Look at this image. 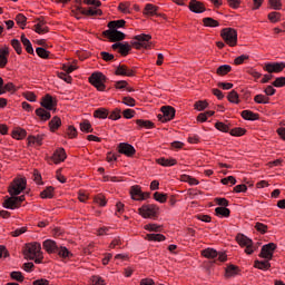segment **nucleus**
I'll return each instance as SVG.
<instances>
[{
    "label": "nucleus",
    "instance_id": "f257e3e1",
    "mask_svg": "<svg viewBox=\"0 0 285 285\" xmlns=\"http://www.w3.org/2000/svg\"><path fill=\"white\" fill-rule=\"evenodd\" d=\"M26 190V179L24 178H16L11 185L9 186V194L11 197H8L2 203L3 208L8 210H17V208L21 207V204L26 202V196H17L21 195Z\"/></svg>",
    "mask_w": 285,
    "mask_h": 285
},
{
    "label": "nucleus",
    "instance_id": "f03ea898",
    "mask_svg": "<svg viewBox=\"0 0 285 285\" xmlns=\"http://www.w3.org/2000/svg\"><path fill=\"white\" fill-rule=\"evenodd\" d=\"M41 106H42V108H38L36 110V115L42 121H48V119H50V117H51L50 111H48V110H52V108H55V106H57V101H55L52 96L46 95L42 98ZM43 108H46V109H43Z\"/></svg>",
    "mask_w": 285,
    "mask_h": 285
},
{
    "label": "nucleus",
    "instance_id": "7ed1b4c3",
    "mask_svg": "<svg viewBox=\"0 0 285 285\" xmlns=\"http://www.w3.org/2000/svg\"><path fill=\"white\" fill-rule=\"evenodd\" d=\"M42 246L47 253H57L59 257H62L63 259H70L72 256V253L68 250L66 247H58L57 243L55 240L47 239L42 243Z\"/></svg>",
    "mask_w": 285,
    "mask_h": 285
},
{
    "label": "nucleus",
    "instance_id": "20e7f679",
    "mask_svg": "<svg viewBox=\"0 0 285 285\" xmlns=\"http://www.w3.org/2000/svg\"><path fill=\"white\" fill-rule=\"evenodd\" d=\"M220 37H223L227 46H237V30L233 28H225L220 31Z\"/></svg>",
    "mask_w": 285,
    "mask_h": 285
},
{
    "label": "nucleus",
    "instance_id": "39448f33",
    "mask_svg": "<svg viewBox=\"0 0 285 285\" xmlns=\"http://www.w3.org/2000/svg\"><path fill=\"white\" fill-rule=\"evenodd\" d=\"M89 83H91V86H95V88H97V90H99L100 92H104V90H106V77L101 72L92 73L89 77Z\"/></svg>",
    "mask_w": 285,
    "mask_h": 285
},
{
    "label": "nucleus",
    "instance_id": "423d86ee",
    "mask_svg": "<svg viewBox=\"0 0 285 285\" xmlns=\"http://www.w3.org/2000/svg\"><path fill=\"white\" fill-rule=\"evenodd\" d=\"M41 244L39 243H29L24 248V257L27 259H35L37 255H41Z\"/></svg>",
    "mask_w": 285,
    "mask_h": 285
},
{
    "label": "nucleus",
    "instance_id": "0eeeda50",
    "mask_svg": "<svg viewBox=\"0 0 285 285\" xmlns=\"http://www.w3.org/2000/svg\"><path fill=\"white\" fill-rule=\"evenodd\" d=\"M138 213L145 219H150L153 217H157V213H159V207L156 205H142L138 209Z\"/></svg>",
    "mask_w": 285,
    "mask_h": 285
},
{
    "label": "nucleus",
    "instance_id": "6e6552de",
    "mask_svg": "<svg viewBox=\"0 0 285 285\" xmlns=\"http://www.w3.org/2000/svg\"><path fill=\"white\" fill-rule=\"evenodd\" d=\"M161 112L163 114L157 115L158 121L166 124V122L173 121V119H175V112H176L175 108H173L170 106H164V107H161Z\"/></svg>",
    "mask_w": 285,
    "mask_h": 285
},
{
    "label": "nucleus",
    "instance_id": "1a4fd4ad",
    "mask_svg": "<svg viewBox=\"0 0 285 285\" xmlns=\"http://www.w3.org/2000/svg\"><path fill=\"white\" fill-rule=\"evenodd\" d=\"M136 42H134V46H136L137 50L145 48L146 50L150 49V39H153V36L150 35H138L134 38Z\"/></svg>",
    "mask_w": 285,
    "mask_h": 285
},
{
    "label": "nucleus",
    "instance_id": "9d476101",
    "mask_svg": "<svg viewBox=\"0 0 285 285\" xmlns=\"http://www.w3.org/2000/svg\"><path fill=\"white\" fill-rule=\"evenodd\" d=\"M102 35L104 37H106V39H109V41H111L112 43L117 41H124V39H126V33L117 29L105 30Z\"/></svg>",
    "mask_w": 285,
    "mask_h": 285
},
{
    "label": "nucleus",
    "instance_id": "9b49d317",
    "mask_svg": "<svg viewBox=\"0 0 285 285\" xmlns=\"http://www.w3.org/2000/svg\"><path fill=\"white\" fill-rule=\"evenodd\" d=\"M203 257L207 259H216L218 257V262H226L227 256L225 253H218L216 249L206 248L202 252Z\"/></svg>",
    "mask_w": 285,
    "mask_h": 285
},
{
    "label": "nucleus",
    "instance_id": "f8f14e48",
    "mask_svg": "<svg viewBox=\"0 0 285 285\" xmlns=\"http://www.w3.org/2000/svg\"><path fill=\"white\" fill-rule=\"evenodd\" d=\"M277 248V245L275 243L266 244L262 247L259 257H263V259L271 261L273 259V254L275 253V249Z\"/></svg>",
    "mask_w": 285,
    "mask_h": 285
},
{
    "label": "nucleus",
    "instance_id": "ddd939ff",
    "mask_svg": "<svg viewBox=\"0 0 285 285\" xmlns=\"http://www.w3.org/2000/svg\"><path fill=\"white\" fill-rule=\"evenodd\" d=\"M263 68L266 72H268L269 75H273V72L275 73L282 72V70H284L285 68V62H269V63H265Z\"/></svg>",
    "mask_w": 285,
    "mask_h": 285
},
{
    "label": "nucleus",
    "instance_id": "4468645a",
    "mask_svg": "<svg viewBox=\"0 0 285 285\" xmlns=\"http://www.w3.org/2000/svg\"><path fill=\"white\" fill-rule=\"evenodd\" d=\"M117 148L118 153L126 155V157H132L136 153L135 147L128 142H120Z\"/></svg>",
    "mask_w": 285,
    "mask_h": 285
},
{
    "label": "nucleus",
    "instance_id": "2eb2a0df",
    "mask_svg": "<svg viewBox=\"0 0 285 285\" xmlns=\"http://www.w3.org/2000/svg\"><path fill=\"white\" fill-rule=\"evenodd\" d=\"M188 9L190 12H195V14H202L206 12V6L202 1L190 0Z\"/></svg>",
    "mask_w": 285,
    "mask_h": 285
},
{
    "label": "nucleus",
    "instance_id": "dca6fc26",
    "mask_svg": "<svg viewBox=\"0 0 285 285\" xmlns=\"http://www.w3.org/2000/svg\"><path fill=\"white\" fill-rule=\"evenodd\" d=\"M112 50H118V52L122 56V57H128V52H130V50H132V48L130 47V45L128 42L121 43V42H116L111 46Z\"/></svg>",
    "mask_w": 285,
    "mask_h": 285
},
{
    "label": "nucleus",
    "instance_id": "f3484780",
    "mask_svg": "<svg viewBox=\"0 0 285 285\" xmlns=\"http://www.w3.org/2000/svg\"><path fill=\"white\" fill-rule=\"evenodd\" d=\"M115 75H118L120 77H134L135 71H132V69L128 68V66H126V65H119L116 68Z\"/></svg>",
    "mask_w": 285,
    "mask_h": 285
},
{
    "label": "nucleus",
    "instance_id": "a211bd4d",
    "mask_svg": "<svg viewBox=\"0 0 285 285\" xmlns=\"http://www.w3.org/2000/svg\"><path fill=\"white\" fill-rule=\"evenodd\" d=\"M8 57H10V48L6 46L0 48V68L8 66Z\"/></svg>",
    "mask_w": 285,
    "mask_h": 285
},
{
    "label": "nucleus",
    "instance_id": "6ab92c4d",
    "mask_svg": "<svg viewBox=\"0 0 285 285\" xmlns=\"http://www.w3.org/2000/svg\"><path fill=\"white\" fill-rule=\"evenodd\" d=\"M77 11L80 12V14H86L87 17H101L102 14L101 9H83L81 7H77Z\"/></svg>",
    "mask_w": 285,
    "mask_h": 285
},
{
    "label": "nucleus",
    "instance_id": "aec40b11",
    "mask_svg": "<svg viewBox=\"0 0 285 285\" xmlns=\"http://www.w3.org/2000/svg\"><path fill=\"white\" fill-rule=\"evenodd\" d=\"M66 157H67V156H66V149H63V148H58V149L53 153L51 159H52V161L56 163V164H61V161H66Z\"/></svg>",
    "mask_w": 285,
    "mask_h": 285
},
{
    "label": "nucleus",
    "instance_id": "412c9836",
    "mask_svg": "<svg viewBox=\"0 0 285 285\" xmlns=\"http://www.w3.org/2000/svg\"><path fill=\"white\" fill-rule=\"evenodd\" d=\"M239 275V267L235 265H228L225 268V277L230 279L232 277H237Z\"/></svg>",
    "mask_w": 285,
    "mask_h": 285
},
{
    "label": "nucleus",
    "instance_id": "4be33fe9",
    "mask_svg": "<svg viewBox=\"0 0 285 285\" xmlns=\"http://www.w3.org/2000/svg\"><path fill=\"white\" fill-rule=\"evenodd\" d=\"M242 117L243 119H246V121H257V119H259V114H255L250 110H243Z\"/></svg>",
    "mask_w": 285,
    "mask_h": 285
},
{
    "label": "nucleus",
    "instance_id": "5701e85b",
    "mask_svg": "<svg viewBox=\"0 0 285 285\" xmlns=\"http://www.w3.org/2000/svg\"><path fill=\"white\" fill-rule=\"evenodd\" d=\"M49 128H50L51 132H55L56 130H59V128H61V118L55 116L49 121Z\"/></svg>",
    "mask_w": 285,
    "mask_h": 285
},
{
    "label": "nucleus",
    "instance_id": "b1692460",
    "mask_svg": "<svg viewBox=\"0 0 285 285\" xmlns=\"http://www.w3.org/2000/svg\"><path fill=\"white\" fill-rule=\"evenodd\" d=\"M141 188L139 186H132L130 188V195L132 199H136V202H141Z\"/></svg>",
    "mask_w": 285,
    "mask_h": 285
},
{
    "label": "nucleus",
    "instance_id": "393cba45",
    "mask_svg": "<svg viewBox=\"0 0 285 285\" xmlns=\"http://www.w3.org/2000/svg\"><path fill=\"white\" fill-rule=\"evenodd\" d=\"M21 41H22V45L26 48V51L29 55H35V49L32 48V42H30V40L28 38H26V35L21 36Z\"/></svg>",
    "mask_w": 285,
    "mask_h": 285
},
{
    "label": "nucleus",
    "instance_id": "a878e982",
    "mask_svg": "<svg viewBox=\"0 0 285 285\" xmlns=\"http://www.w3.org/2000/svg\"><path fill=\"white\" fill-rule=\"evenodd\" d=\"M157 164L165 167L175 166L177 160L175 158H158Z\"/></svg>",
    "mask_w": 285,
    "mask_h": 285
},
{
    "label": "nucleus",
    "instance_id": "bb28decb",
    "mask_svg": "<svg viewBox=\"0 0 285 285\" xmlns=\"http://www.w3.org/2000/svg\"><path fill=\"white\" fill-rule=\"evenodd\" d=\"M157 10H159V8L155 4L151 3H147L145 7V11L144 14H147L149 17H154V14H157Z\"/></svg>",
    "mask_w": 285,
    "mask_h": 285
},
{
    "label": "nucleus",
    "instance_id": "cd10ccee",
    "mask_svg": "<svg viewBox=\"0 0 285 285\" xmlns=\"http://www.w3.org/2000/svg\"><path fill=\"white\" fill-rule=\"evenodd\" d=\"M137 126L140 128H147L148 130L155 128V122L150 120L138 119L136 120Z\"/></svg>",
    "mask_w": 285,
    "mask_h": 285
},
{
    "label": "nucleus",
    "instance_id": "c85d7f7f",
    "mask_svg": "<svg viewBox=\"0 0 285 285\" xmlns=\"http://www.w3.org/2000/svg\"><path fill=\"white\" fill-rule=\"evenodd\" d=\"M52 193H55V188L49 186L40 193V197L41 199H52L55 196Z\"/></svg>",
    "mask_w": 285,
    "mask_h": 285
},
{
    "label": "nucleus",
    "instance_id": "c756f323",
    "mask_svg": "<svg viewBox=\"0 0 285 285\" xmlns=\"http://www.w3.org/2000/svg\"><path fill=\"white\" fill-rule=\"evenodd\" d=\"M215 214L217 217H230V209L226 207H216Z\"/></svg>",
    "mask_w": 285,
    "mask_h": 285
},
{
    "label": "nucleus",
    "instance_id": "7c9ffc66",
    "mask_svg": "<svg viewBox=\"0 0 285 285\" xmlns=\"http://www.w3.org/2000/svg\"><path fill=\"white\" fill-rule=\"evenodd\" d=\"M146 239H148V242H165L166 236L163 234H147Z\"/></svg>",
    "mask_w": 285,
    "mask_h": 285
},
{
    "label": "nucleus",
    "instance_id": "2f4dec72",
    "mask_svg": "<svg viewBox=\"0 0 285 285\" xmlns=\"http://www.w3.org/2000/svg\"><path fill=\"white\" fill-rule=\"evenodd\" d=\"M180 180L185 181L186 184H188L189 186H197L199 185V180H197L196 178H193L189 175H183L180 176Z\"/></svg>",
    "mask_w": 285,
    "mask_h": 285
},
{
    "label": "nucleus",
    "instance_id": "473e14b6",
    "mask_svg": "<svg viewBox=\"0 0 285 285\" xmlns=\"http://www.w3.org/2000/svg\"><path fill=\"white\" fill-rule=\"evenodd\" d=\"M255 268H258L259 271H268L271 268L269 261H256L255 262Z\"/></svg>",
    "mask_w": 285,
    "mask_h": 285
},
{
    "label": "nucleus",
    "instance_id": "72a5a7b5",
    "mask_svg": "<svg viewBox=\"0 0 285 285\" xmlns=\"http://www.w3.org/2000/svg\"><path fill=\"white\" fill-rule=\"evenodd\" d=\"M126 26V20H114L108 23V28L111 30H117L118 28H124Z\"/></svg>",
    "mask_w": 285,
    "mask_h": 285
},
{
    "label": "nucleus",
    "instance_id": "f704fd0d",
    "mask_svg": "<svg viewBox=\"0 0 285 285\" xmlns=\"http://www.w3.org/2000/svg\"><path fill=\"white\" fill-rule=\"evenodd\" d=\"M35 30L38 35H46V32H48V26H46V22L43 21H39L36 26H35Z\"/></svg>",
    "mask_w": 285,
    "mask_h": 285
},
{
    "label": "nucleus",
    "instance_id": "c9c22d12",
    "mask_svg": "<svg viewBox=\"0 0 285 285\" xmlns=\"http://www.w3.org/2000/svg\"><path fill=\"white\" fill-rule=\"evenodd\" d=\"M203 23L207 28H217V27H219V22L217 20L213 19V18H204Z\"/></svg>",
    "mask_w": 285,
    "mask_h": 285
},
{
    "label": "nucleus",
    "instance_id": "e433bc0d",
    "mask_svg": "<svg viewBox=\"0 0 285 285\" xmlns=\"http://www.w3.org/2000/svg\"><path fill=\"white\" fill-rule=\"evenodd\" d=\"M230 70H233V67H230V65H222L217 68L216 72L217 75H220V77H224V75H228Z\"/></svg>",
    "mask_w": 285,
    "mask_h": 285
},
{
    "label": "nucleus",
    "instance_id": "4c0bfd02",
    "mask_svg": "<svg viewBox=\"0 0 285 285\" xmlns=\"http://www.w3.org/2000/svg\"><path fill=\"white\" fill-rule=\"evenodd\" d=\"M26 135H28V132L26 131V129H22V128H17L12 132L13 139H23Z\"/></svg>",
    "mask_w": 285,
    "mask_h": 285
},
{
    "label": "nucleus",
    "instance_id": "58836bf2",
    "mask_svg": "<svg viewBox=\"0 0 285 285\" xmlns=\"http://www.w3.org/2000/svg\"><path fill=\"white\" fill-rule=\"evenodd\" d=\"M94 117H96L97 119H107L108 110L105 108H99L95 111Z\"/></svg>",
    "mask_w": 285,
    "mask_h": 285
},
{
    "label": "nucleus",
    "instance_id": "ea45409f",
    "mask_svg": "<svg viewBox=\"0 0 285 285\" xmlns=\"http://www.w3.org/2000/svg\"><path fill=\"white\" fill-rule=\"evenodd\" d=\"M237 242H238L239 246H245V247L253 244V239H250L244 235L238 236Z\"/></svg>",
    "mask_w": 285,
    "mask_h": 285
},
{
    "label": "nucleus",
    "instance_id": "a19ab883",
    "mask_svg": "<svg viewBox=\"0 0 285 285\" xmlns=\"http://www.w3.org/2000/svg\"><path fill=\"white\" fill-rule=\"evenodd\" d=\"M36 52L41 59H50V51L46 50L45 48L38 47Z\"/></svg>",
    "mask_w": 285,
    "mask_h": 285
},
{
    "label": "nucleus",
    "instance_id": "79ce46f5",
    "mask_svg": "<svg viewBox=\"0 0 285 285\" xmlns=\"http://www.w3.org/2000/svg\"><path fill=\"white\" fill-rule=\"evenodd\" d=\"M229 135H232V137H243V135H246V129L236 127L229 131Z\"/></svg>",
    "mask_w": 285,
    "mask_h": 285
},
{
    "label": "nucleus",
    "instance_id": "37998d69",
    "mask_svg": "<svg viewBox=\"0 0 285 285\" xmlns=\"http://www.w3.org/2000/svg\"><path fill=\"white\" fill-rule=\"evenodd\" d=\"M80 130L82 132H92V125H90V121L83 120L82 122H80Z\"/></svg>",
    "mask_w": 285,
    "mask_h": 285
},
{
    "label": "nucleus",
    "instance_id": "c03bdc74",
    "mask_svg": "<svg viewBox=\"0 0 285 285\" xmlns=\"http://www.w3.org/2000/svg\"><path fill=\"white\" fill-rule=\"evenodd\" d=\"M254 101L256 104H268L271 101V98L259 94L254 97Z\"/></svg>",
    "mask_w": 285,
    "mask_h": 285
},
{
    "label": "nucleus",
    "instance_id": "a18cd8bd",
    "mask_svg": "<svg viewBox=\"0 0 285 285\" xmlns=\"http://www.w3.org/2000/svg\"><path fill=\"white\" fill-rule=\"evenodd\" d=\"M228 101H230V104H239V94H237L235 90H232L228 94Z\"/></svg>",
    "mask_w": 285,
    "mask_h": 285
},
{
    "label": "nucleus",
    "instance_id": "49530a36",
    "mask_svg": "<svg viewBox=\"0 0 285 285\" xmlns=\"http://www.w3.org/2000/svg\"><path fill=\"white\" fill-rule=\"evenodd\" d=\"M154 199H156V202H159V204H166V199H168L166 194H161L159 191H156L154 194Z\"/></svg>",
    "mask_w": 285,
    "mask_h": 285
},
{
    "label": "nucleus",
    "instance_id": "de8ad7c7",
    "mask_svg": "<svg viewBox=\"0 0 285 285\" xmlns=\"http://www.w3.org/2000/svg\"><path fill=\"white\" fill-rule=\"evenodd\" d=\"M42 141H43V136L41 135L29 137V144H37V146H41Z\"/></svg>",
    "mask_w": 285,
    "mask_h": 285
},
{
    "label": "nucleus",
    "instance_id": "09e8293b",
    "mask_svg": "<svg viewBox=\"0 0 285 285\" xmlns=\"http://www.w3.org/2000/svg\"><path fill=\"white\" fill-rule=\"evenodd\" d=\"M215 128H216V130H219L220 132H228V130H230L228 125H226L222 121L216 122Z\"/></svg>",
    "mask_w": 285,
    "mask_h": 285
},
{
    "label": "nucleus",
    "instance_id": "8fccbe9b",
    "mask_svg": "<svg viewBox=\"0 0 285 285\" xmlns=\"http://www.w3.org/2000/svg\"><path fill=\"white\" fill-rule=\"evenodd\" d=\"M11 46L16 50L17 55H21L22 52L21 42L18 39L11 40Z\"/></svg>",
    "mask_w": 285,
    "mask_h": 285
},
{
    "label": "nucleus",
    "instance_id": "3c124183",
    "mask_svg": "<svg viewBox=\"0 0 285 285\" xmlns=\"http://www.w3.org/2000/svg\"><path fill=\"white\" fill-rule=\"evenodd\" d=\"M274 88H284L285 86V77H278L275 79V81L272 83Z\"/></svg>",
    "mask_w": 285,
    "mask_h": 285
},
{
    "label": "nucleus",
    "instance_id": "603ef678",
    "mask_svg": "<svg viewBox=\"0 0 285 285\" xmlns=\"http://www.w3.org/2000/svg\"><path fill=\"white\" fill-rule=\"evenodd\" d=\"M118 8L119 11L125 14L130 13V2H121Z\"/></svg>",
    "mask_w": 285,
    "mask_h": 285
},
{
    "label": "nucleus",
    "instance_id": "864d4df0",
    "mask_svg": "<svg viewBox=\"0 0 285 285\" xmlns=\"http://www.w3.org/2000/svg\"><path fill=\"white\" fill-rule=\"evenodd\" d=\"M16 21H17V23H18V26H20V27H24L26 26V21H28V18H26L24 16H23V13H19V14H17V17H16Z\"/></svg>",
    "mask_w": 285,
    "mask_h": 285
},
{
    "label": "nucleus",
    "instance_id": "5fc2aeb1",
    "mask_svg": "<svg viewBox=\"0 0 285 285\" xmlns=\"http://www.w3.org/2000/svg\"><path fill=\"white\" fill-rule=\"evenodd\" d=\"M281 17H282V14L279 12H276V11L271 12L268 14V19H269V21H272V23H277V21H279Z\"/></svg>",
    "mask_w": 285,
    "mask_h": 285
},
{
    "label": "nucleus",
    "instance_id": "6e6d98bb",
    "mask_svg": "<svg viewBox=\"0 0 285 285\" xmlns=\"http://www.w3.org/2000/svg\"><path fill=\"white\" fill-rule=\"evenodd\" d=\"M222 184L224 186H228V184H232V186H235L237 184V179H235L233 176H228L222 179Z\"/></svg>",
    "mask_w": 285,
    "mask_h": 285
},
{
    "label": "nucleus",
    "instance_id": "4d7b16f0",
    "mask_svg": "<svg viewBox=\"0 0 285 285\" xmlns=\"http://www.w3.org/2000/svg\"><path fill=\"white\" fill-rule=\"evenodd\" d=\"M109 119L117 121V119H121V109L116 108L109 116Z\"/></svg>",
    "mask_w": 285,
    "mask_h": 285
},
{
    "label": "nucleus",
    "instance_id": "13d9d810",
    "mask_svg": "<svg viewBox=\"0 0 285 285\" xmlns=\"http://www.w3.org/2000/svg\"><path fill=\"white\" fill-rule=\"evenodd\" d=\"M255 228L258 233H262V235L268 230V226L264 225L263 223H256Z\"/></svg>",
    "mask_w": 285,
    "mask_h": 285
},
{
    "label": "nucleus",
    "instance_id": "bf43d9fd",
    "mask_svg": "<svg viewBox=\"0 0 285 285\" xmlns=\"http://www.w3.org/2000/svg\"><path fill=\"white\" fill-rule=\"evenodd\" d=\"M10 277L16 282H23V274L21 272H11Z\"/></svg>",
    "mask_w": 285,
    "mask_h": 285
},
{
    "label": "nucleus",
    "instance_id": "052dcab7",
    "mask_svg": "<svg viewBox=\"0 0 285 285\" xmlns=\"http://www.w3.org/2000/svg\"><path fill=\"white\" fill-rule=\"evenodd\" d=\"M215 204H217V206H220V208H227L228 199H226V198H215Z\"/></svg>",
    "mask_w": 285,
    "mask_h": 285
},
{
    "label": "nucleus",
    "instance_id": "680f3d73",
    "mask_svg": "<svg viewBox=\"0 0 285 285\" xmlns=\"http://www.w3.org/2000/svg\"><path fill=\"white\" fill-rule=\"evenodd\" d=\"M122 104H125V106H129L130 108H134L136 101H135V98L132 97H124Z\"/></svg>",
    "mask_w": 285,
    "mask_h": 285
},
{
    "label": "nucleus",
    "instance_id": "e2e57ef3",
    "mask_svg": "<svg viewBox=\"0 0 285 285\" xmlns=\"http://www.w3.org/2000/svg\"><path fill=\"white\" fill-rule=\"evenodd\" d=\"M195 108H196V110H199V111L206 110V108H208V102H206L204 100L197 101L195 104Z\"/></svg>",
    "mask_w": 285,
    "mask_h": 285
},
{
    "label": "nucleus",
    "instance_id": "0e129e2a",
    "mask_svg": "<svg viewBox=\"0 0 285 285\" xmlns=\"http://www.w3.org/2000/svg\"><path fill=\"white\" fill-rule=\"evenodd\" d=\"M100 57H101V59H104V61H112V59H115V55L106 52V51H101Z\"/></svg>",
    "mask_w": 285,
    "mask_h": 285
},
{
    "label": "nucleus",
    "instance_id": "69168bd1",
    "mask_svg": "<svg viewBox=\"0 0 285 285\" xmlns=\"http://www.w3.org/2000/svg\"><path fill=\"white\" fill-rule=\"evenodd\" d=\"M269 6H272L274 10H282V0H269Z\"/></svg>",
    "mask_w": 285,
    "mask_h": 285
},
{
    "label": "nucleus",
    "instance_id": "338daca9",
    "mask_svg": "<svg viewBox=\"0 0 285 285\" xmlns=\"http://www.w3.org/2000/svg\"><path fill=\"white\" fill-rule=\"evenodd\" d=\"M95 203L98 204V206H106V197H104V195H98L95 197Z\"/></svg>",
    "mask_w": 285,
    "mask_h": 285
},
{
    "label": "nucleus",
    "instance_id": "774afa93",
    "mask_svg": "<svg viewBox=\"0 0 285 285\" xmlns=\"http://www.w3.org/2000/svg\"><path fill=\"white\" fill-rule=\"evenodd\" d=\"M67 135L69 139H75V137H77V128H75L73 126H69Z\"/></svg>",
    "mask_w": 285,
    "mask_h": 285
}]
</instances>
